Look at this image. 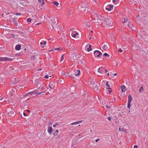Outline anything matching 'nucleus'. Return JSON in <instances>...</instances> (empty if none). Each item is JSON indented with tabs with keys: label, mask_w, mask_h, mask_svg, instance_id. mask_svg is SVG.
Masks as SVG:
<instances>
[{
	"label": "nucleus",
	"mask_w": 148,
	"mask_h": 148,
	"mask_svg": "<svg viewBox=\"0 0 148 148\" xmlns=\"http://www.w3.org/2000/svg\"><path fill=\"white\" fill-rule=\"evenodd\" d=\"M95 11L93 13H92V18L95 21L94 22L97 23H99L101 21H102L103 17L104 16H101L99 14H97Z\"/></svg>",
	"instance_id": "nucleus-1"
},
{
	"label": "nucleus",
	"mask_w": 148,
	"mask_h": 148,
	"mask_svg": "<svg viewBox=\"0 0 148 148\" xmlns=\"http://www.w3.org/2000/svg\"><path fill=\"white\" fill-rule=\"evenodd\" d=\"M103 21L105 22L107 25L109 26H112L113 25L112 18L108 16H104L103 17Z\"/></svg>",
	"instance_id": "nucleus-2"
},
{
	"label": "nucleus",
	"mask_w": 148,
	"mask_h": 148,
	"mask_svg": "<svg viewBox=\"0 0 148 148\" xmlns=\"http://www.w3.org/2000/svg\"><path fill=\"white\" fill-rule=\"evenodd\" d=\"M38 91L37 90H35L32 92H29L27 93V95H32L35 94L37 96L38 95H40L42 93H45V92H38Z\"/></svg>",
	"instance_id": "nucleus-3"
},
{
	"label": "nucleus",
	"mask_w": 148,
	"mask_h": 148,
	"mask_svg": "<svg viewBox=\"0 0 148 148\" xmlns=\"http://www.w3.org/2000/svg\"><path fill=\"white\" fill-rule=\"evenodd\" d=\"M13 59L8 57H0V61H12Z\"/></svg>",
	"instance_id": "nucleus-4"
},
{
	"label": "nucleus",
	"mask_w": 148,
	"mask_h": 148,
	"mask_svg": "<svg viewBox=\"0 0 148 148\" xmlns=\"http://www.w3.org/2000/svg\"><path fill=\"white\" fill-rule=\"evenodd\" d=\"M7 111H8V116H13L16 114V113L11 108L8 109Z\"/></svg>",
	"instance_id": "nucleus-5"
},
{
	"label": "nucleus",
	"mask_w": 148,
	"mask_h": 148,
	"mask_svg": "<svg viewBox=\"0 0 148 148\" xmlns=\"http://www.w3.org/2000/svg\"><path fill=\"white\" fill-rule=\"evenodd\" d=\"M93 53L95 57H99L100 56L102 55V53L100 51L98 50L95 51Z\"/></svg>",
	"instance_id": "nucleus-6"
},
{
	"label": "nucleus",
	"mask_w": 148,
	"mask_h": 148,
	"mask_svg": "<svg viewBox=\"0 0 148 148\" xmlns=\"http://www.w3.org/2000/svg\"><path fill=\"white\" fill-rule=\"evenodd\" d=\"M80 7L81 8L80 9L82 11L83 10V11H86V3H84L83 4H82L80 6Z\"/></svg>",
	"instance_id": "nucleus-7"
},
{
	"label": "nucleus",
	"mask_w": 148,
	"mask_h": 148,
	"mask_svg": "<svg viewBox=\"0 0 148 148\" xmlns=\"http://www.w3.org/2000/svg\"><path fill=\"white\" fill-rule=\"evenodd\" d=\"M109 48V45L108 44H107L106 45H104L102 49L103 50H106V49H108Z\"/></svg>",
	"instance_id": "nucleus-8"
},
{
	"label": "nucleus",
	"mask_w": 148,
	"mask_h": 148,
	"mask_svg": "<svg viewBox=\"0 0 148 148\" xmlns=\"http://www.w3.org/2000/svg\"><path fill=\"white\" fill-rule=\"evenodd\" d=\"M121 91L122 92H124L126 90V88L125 86L122 85L121 86Z\"/></svg>",
	"instance_id": "nucleus-9"
},
{
	"label": "nucleus",
	"mask_w": 148,
	"mask_h": 148,
	"mask_svg": "<svg viewBox=\"0 0 148 148\" xmlns=\"http://www.w3.org/2000/svg\"><path fill=\"white\" fill-rule=\"evenodd\" d=\"M53 128L51 126L48 127L47 131L49 134H51L53 132Z\"/></svg>",
	"instance_id": "nucleus-10"
},
{
	"label": "nucleus",
	"mask_w": 148,
	"mask_h": 148,
	"mask_svg": "<svg viewBox=\"0 0 148 148\" xmlns=\"http://www.w3.org/2000/svg\"><path fill=\"white\" fill-rule=\"evenodd\" d=\"M90 22V20H88V21L86 22V26L87 27H88L89 28H90V25L89 24Z\"/></svg>",
	"instance_id": "nucleus-11"
},
{
	"label": "nucleus",
	"mask_w": 148,
	"mask_h": 148,
	"mask_svg": "<svg viewBox=\"0 0 148 148\" xmlns=\"http://www.w3.org/2000/svg\"><path fill=\"white\" fill-rule=\"evenodd\" d=\"M105 69L102 66L101 67V71H100V73L101 74L105 73Z\"/></svg>",
	"instance_id": "nucleus-12"
},
{
	"label": "nucleus",
	"mask_w": 148,
	"mask_h": 148,
	"mask_svg": "<svg viewBox=\"0 0 148 148\" xmlns=\"http://www.w3.org/2000/svg\"><path fill=\"white\" fill-rule=\"evenodd\" d=\"M132 100V98L130 95H129L128 97V102H131Z\"/></svg>",
	"instance_id": "nucleus-13"
},
{
	"label": "nucleus",
	"mask_w": 148,
	"mask_h": 148,
	"mask_svg": "<svg viewBox=\"0 0 148 148\" xmlns=\"http://www.w3.org/2000/svg\"><path fill=\"white\" fill-rule=\"evenodd\" d=\"M82 121H77V122H74V123H71L70 124V125H73L77 124L80 123L81 122H82Z\"/></svg>",
	"instance_id": "nucleus-14"
},
{
	"label": "nucleus",
	"mask_w": 148,
	"mask_h": 148,
	"mask_svg": "<svg viewBox=\"0 0 148 148\" xmlns=\"http://www.w3.org/2000/svg\"><path fill=\"white\" fill-rule=\"evenodd\" d=\"M15 49L17 50H19L21 48V46L20 45H17L15 47Z\"/></svg>",
	"instance_id": "nucleus-15"
},
{
	"label": "nucleus",
	"mask_w": 148,
	"mask_h": 148,
	"mask_svg": "<svg viewBox=\"0 0 148 148\" xmlns=\"http://www.w3.org/2000/svg\"><path fill=\"white\" fill-rule=\"evenodd\" d=\"M127 26L129 27L130 28H132V30H133V29H132V27L133 26V25L132 24H131L130 22H129L128 24L127 25Z\"/></svg>",
	"instance_id": "nucleus-16"
},
{
	"label": "nucleus",
	"mask_w": 148,
	"mask_h": 148,
	"mask_svg": "<svg viewBox=\"0 0 148 148\" xmlns=\"http://www.w3.org/2000/svg\"><path fill=\"white\" fill-rule=\"evenodd\" d=\"M75 71L78 72V73H77L76 74H75V73H74V74L75 75V76H77L80 74V70H75Z\"/></svg>",
	"instance_id": "nucleus-17"
},
{
	"label": "nucleus",
	"mask_w": 148,
	"mask_h": 148,
	"mask_svg": "<svg viewBox=\"0 0 148 148\" xmlns=\"http://www.w3.org/2000/svg\"><path fill=\"white\" fill-rule=\"evenodd\" d=\"M38 1L40 3H41L42 2L41 5H43L44 4L45 2L44 0H38Z\"/></svg>",
	"instance_id": "nucleus-18"
},
{
	"label": "nucleus",
	"mask_w": 148,
	"mask_h": 148,
	"mask_svg": "<svg viewBox=\"0 0 148 148\" xmlns=\"http://www.w3.org/2000/svg\"><path fill=\"white\" fill-rule=\"evenodd\" d=\"M87 51H89L92 50V46L91 45H90L89 46V48L87 49Z\"/></svg>",
	"instance_id": "nucleus-19"
},
{
	"label": "nucleus",
	"mask_w": 148,
	"mask_h": 148,
	"mask_svg": "<svg viewBox=\"0 0 148 148\" xmlns=\"http://www.w3.org/2000/svg\"><path fill=\"white\" fill-rule=\"evenodd\" d=\"M119 131L121 132H125V130L124 128H119Z\"/></svg>",
	"instance_id": "nucleus-20"
},
{
	"label": "nucleus",
	"mask_w": 148,
	"mask_h": 148,
	"mask_svg": "<svg viewBox=\"0 0 148 148\" xmlns=\"http://www.w3.org/2000/svg\"><path fill=\"white\" fill-rule=\"evenodd\" d=\"M53 3L56 6H58V5H59V3L56 1L53 2Z\"/></svg>",
	"instance_id": "nucleus-21"
},
{
	"label": "nucleus",
	"mask_w": 148,
	"mask_h": 148,
	"mask_svg": "<svg viewBox=\"0 0 148 148\" xmlns=\"http://www.w3.org/2000/svg\"><path fill=\"white\" fill-rule=\"evenodd\" d=\"M109 6L107 5V6L106 7V9L108 11H111V8H109Z\"/></svg>",
	"instance_id": "nucleus-22"
},
{
	"label": "nucleus",
	"mask_w": 148,
	"mask_h": 148,
	"mask_svg": "<svg viewBox=\"0 0 148 148\" xmlns=\"http://www.w3.org/2000/svg\"><path fill=\"white\" fill-rule=\"evenodd\" d=\"M103 56H108V58L110 57V56L109 54H108V53H104L103 54Z\"/></svg>",
	"instance_id": "nucleus-23"
},
{
	"label": "nucleus",
	"mask_w": 148,
	"mask_h": 148,
	"mask_svg": "<svg viewBox=\"0 0 148 148\" xmlns=\"http://www.w3.org/2000/svg\"><path fill=\"white\" fill-rule=\"evenodd\" d=\"M143 86H141L140 87V89H139V92H142L143 91Z\"/></svg>",
	"instance_id": "nucleus-24"
},
{
	"label": "nucleus",
	"mask_w": 148,
	"mask_h": 148,
	"mask_svg": "<svg viewBox=\"0 0 148 148\" xmlns=\"http://www.w3.org/2000/svg\"><path fill=\"white\" fill-rule=\"evenodd\" d=\"M12 20L13 21V23H16V21L17 20V18H12Z\"/></svg>",
	"instance_id": "nucleus-25"
},
{
	"label": "nucleus",
	"mask_w": 148,
	"mask_h": 148,
	"mask_svg": "<svg viewBox=\"0 0 148 148\" xmlns=\"http://www.w3.org/2000/svg\"><path fill=\"white\" fill-rule=\"evenodd\" d=\"M123 19H124V21L123 22L124 23H126L127 21V18H124Z\"/></svg>",
	"instance_id": "nucleus-26"
},
{
	"label": "nucleus",
	"mask_w": 148,
	"mask_h": 148,
	"mask_svg": "<svg viewBox=\"0 0 148 148\" xmlns=\"http://www.w3.org/2000/svg\"><path fill=\"white\" fill-rule=\"evenodd\" d=\"M131 106V102H128L127 107L130 109V107Z\"/></svg>",
	"instance_id": "nucleus-27"
},
{
	"label": "nucleus",
	"mask_w": 148,
	"mask_h": 148,
	"mask_svg": "<svg viewBox=\"0 0 148 148\" xmlns=\"http://www.w3.org/2000/svg\"><path fill=\"white\" fill-rule=\"evenodd\" d=\"M27 21L28 22H30L32 21V20L31 18H29L27 19Z\"/></svg>",
	"instance_id": "nucleus-28"
},
{
	"label": "nucleus",
	"mask_w": 148,
	"mask_h": 148,
	"mask_svg": "<svg viewBox=\"0 0 148 148\" xmlns=\"http://www.w3.org/2000/svg\"><path fill=\"white\" fill-rule=\"evenodd\" d=\"M71 12V10L70 9H69L68 10V14L70 16H71L72 15V13Z\"/></svg>",
	"instance_id": "nucleus-29"
},
{
	"label": "nucleus",
	"mask_w": 148,
	"mask_h": 148,
	"mask_svg": "<svg viewBox=\"0 0 148 148\" xmlns=\"http://www.w3.org/2000/svg\"><path fill=\"white\" fill-rule=\"evenodd\" d=\"M4 13L5 14V15H6L7 14H10V13L7 12V11H5L4 12Z\"/></svg>",
	"instance_id": "nucleus-30"
},
{
	"label": "nucleus",
	"mask_w": 148,
	"mask_h": 148,
	"mask_svg": "<svg viewBox=\"0 0 148 148\" xmlns=\"http://www.w3.org/2000/svg\"><path fill=\"white\" fill-rule=\"evenodd\" d=\"M40 82H38L36 83V85H38L37 86H41V83H40Z\"/></svg>",
	"instance_id": "nucleus-31"
},
{
	"label": "nucleus",
	"mask_w": 148,
	"mask_h": 148,
	"mask_svg": "<svg viewBox=\"0 0 148 148\" xmlns=\"http://www.w3.org/2000/svg\"><path fill=\"white\" fill-rule=\"evenodd\" d=\"M54 49L55 50L59 51L61 50V48L59 47L56 48Z\"/></svg>",
	"instance_id": "nucleus-32"
},
{
	"label": "nucleus",
	"mask_w": 148,
	"mask_h": 148,
	"mask_svg": "<svg viewBox=\"0 0 148 148\" xmlns=\"http://www.w3.org/2000/svg\"><path fill=\"white\" fill-rule=\"evenodd\" d=\"M64 54H63V55H62V56L61 57V62L62 60H63V59H64Z\"/></svg>",
	"instance_id": "nucleus-33"
},
{
	"label": "nucleus",
	"mask_w": 148,
	"mask_h": 148,
	"mask_svg": "<svg viewBox=\"0 0 148 148\" xmlns=\"http://www.w3.org/2000/svg\"><path fill=\"white\" fill-rule=\"evenodd\" d=\"M109 6L110 7V8H111V10H112V9L113 8V5H109Z\"/></svg>",
	"instance_id": "nucleus-34"
},
{
	"label": "nucleus",
	"mask_w": 148,
	"mask_h": 148,
	"mask_svg": "<svg viewBox=\"0 0 148 148\" xmlns=\"http://www.w3.org/2000/svg\"><path fill=\"white\" fill-rule=\"evenodd\" d=\"M118 51L120 52H121L123 51V50L121 48L118 49Z\"/></svg>",
	"instance_id": "nucleus-35"
},
{
	"label": "nucleus",
	"mask_w": 148,
	"mask_h": 148,
	"mask_svg": "<svg viewBox=\"0 0 148 148\" xmlns=\"http://www.w3.org/2000/svg\"><path fill=\"white\" fill-rule=\"evenodd\" d=\"M44 77L46 79H48L49 78V76L48 75H47L45 76Z\"/></svg>",
	"instance_id": "nucleus-36"
},
{
	"label": "nucleus",
	"mask_w": 148,
	"mask_h": 148,
	"mask_svg": "<svg viewBox=\"0 0 148 148\" xmlns=\"http://www.w3.org/2000/svg\"><path fill=\"white\" fill-rule=\"evenodd\" d=\"M100 71H101V67L99 68L97 70V71L100 73Z\"/></svg>",
	"instance_id": "nucleus-37"
},
{
	"label": "nucleus",
	"mask_w": 148,
	"mask_h": 148,
	"mask_svg": "<svg viewBox=\"0 0 148 148\" xmlns=\"http://www.w3.org/2000/svg\"><path fill=\"white\" fill-rule=\"evenodd\" d=\"M58 124L57 123H56V124H53V127H56V125H58Z\"/></svg>",
	"instance_id": "nucleus-38"
},
{
	"label": "nucleus",
	"mask_w": 148,
	"mask_h": 148,
	"mask_svg": "<svg viewBox=\"0 0 148 148\" xmlns=\"http://www.w3.org/2000/svg\"><path fill=\"white\" fill-rule=\"evenodd\" d=\"M14 14L16 15H21V14L19 13H16V14Z\"/></svg>",
	"instance_id": "nucleus-39"
},
{
	"label": "nucleus",
	"mask_w": 148,
	"mask_h": 148,
	"mask_svg": "<svg viewBox=\"0 0 148 148\" xmlns=\"http://www.w3.org/2000/svg\"><path fill=\"white\" fill-rule=\"evenodd\" d=\"M108 82L106 83V86H108V87H110V86H109V85L108 84Z\"/></svg>",
	"instance_id": "nucleus-40"
},
{
	"label": "nucleus",
	"mask_w": 148,
	"mask_h": 148,
	"mask_svg": "<svg viewBox=\"0 0 148 148\" xmlns=\"http://www.w3.org/2000/svg\"><path fill=\"white\" fill-rule=\"evenodd\" d=\"M49 87L51 89H53V88L52 86H50V85H49Z\"/></svg>",
	"instance_id": "nucleus-41"
},
{
	"label": "nucleus",
	"mask_w": 148,
	"mask_h": 148,
	"mask_svg": "<svg viewBox=\"0 0 148 148\" xmlns=\"http://www.w3.org/2000/svg\"><path fill=\"white\" fill-rule=\"evenodd\" d=\"M108 121H110L111 120V117H108Z\"/></svg>",
	"instance_id": "nucleus-42"
},
{
	"label": "nucleus",
	"mask_w": 148,
	"mask_h": 148,
	"mask_svg": "<svg viewBox=\"0 0 148 148\" xmlns=\"http://www.w3.org/2000/svg\"><path fill=\"white\" fill-rule=\"evenodd\" d=\"M42 87H39L38 88V90H41V89H42Z\"/></svg>",
	"instance_id": "nucleus-43"
},
{
	"label": "nucleus",
	"mask_w": 148,
	"mask_h": 148,
	"mask_svg": "<svg viewBox=\"0 0 148 148\" xmlns=\"http://www.w3.org/2000/svg\"><path fill=\"white\" fill-rule=\"evenodd\" d=\"M134 148H138V146L136 145H135L134 146Z\"/></svg>",
	"instance_id": "nucleus-44"
},
{
	"label": "nucleus",
	"mask_w": 148,
	"mask_h": 148,
	"mask_svg": "<svg viewBox=\"0 0 148 148\" xmlns=\"http://www.w3.org/2000/svg\"><path fill=\"white\" fill-rule=\"evenodd\" d=\"M76 35L75 34H74L72 36L74 38H75L76 36Z\"/></svg>",
	"instance_id": "nucleus-45"
},
{
	"label": "nucleus",
	"mask_w": 148,
	"mask_h": 148,
	"mask_svg": "<svg viewBox=\"0 0 148 148\" xmlns=\"http://www.w3.org/2000/svg\"><path fill=\"white\" fill-rule=\"evenodd\" d=\"M99 139H97L95 140L96 142H97L99 140Z\"/></svg>",
	"instance_id": "nucleus-46"
},
{
	"label": "nucleus",
	"mask_w": 148,
	"mask_h": 148,
	"mask_svg": "<svg viewBox=\"0 0 148 148\" xmlns=\"http://www.w3.org/2000/svg\"><path fill=\"white\" fill-rule=\"evenodd\" d=\"M49 124L50 125H51L52 124V122H51V121H49Z\"/></svg>",
	"instance_id": "nucleus-47"
},
{
	"label": "nucleus",
	"mask_w": 148,
	"mask_h": 148,
	"mask_svg": "<svg viewBox=\"0 0 148 148\" xmlns=\"http://www.w3.org/2000/svg\"><path fill=\"white\" fill-rule=\"evenodd\" d=\"M106 107H107V108H110V106H108L107 105H106Z\"/></svg>",
	"instance_id": "nucleus-48"
},
{
	"label": "nucleus",
	"mask_w": 148,
	"mask_h": 148,
	"mask_svg": "<svg viewBox=\"0 0 148 148\" xmlns=\"http://www.w3.org/2000/svg\"><path fill=\"white\" fill-rule=\"evenodd\" d=\"M46 43H47L45 41H44V42H43V44L44 45H45L46 44Z\"/></svg>",
	"instance_id": "nucleus-49"
},
{
	"label": "nucleus",
	"mask_w": 148,
	"mask_h": 148,
	"mask_svg": "<svg viewBox=\"0 0 148 148\" xmlns=\"http://www.w3.org/2000/svg\"><path fill=\"white\" fill-rule=\"evenodd\" d=\"M3 99V98L2 97H1L0 96V100H1Z\"/></svg>",
	"instance_id": "nucleus-50"
},
{
	"label": "nucleus",
	"mask_w": 148,
	"mask_h": 148,
	"mask_svg": "<svg viewBox=\"0 0 148 148\" xmlns=\"http://www.w3.org/2000/svg\"><path fill=\"white\" fill-rule=\"evenodd\" d=\"M70 30L72 32L73 31V28H71L70 29Z\"/></svg>",
	"instance_id": "nucleus-51"
},
{
	"label": "nucleus",
	"mask_w": 148,
	"mask_h": 148,
	"mask_svg": "<svg viewBox=\"0 0 148 148\" xmlns=\"http://www.w3.org/2000/svg\"><path fill=\"white\" fill-rule=\"evenodd\" d=\"M66 42L67 43H69V40H67L66 41Z\"/></svg>",
	"instance_id": "nucleus-52"
},
{
	"label": "nucleus",
	"mask_w": 148,
	"mask_h": 148,
	"mask_svg": "<svg viewBox=\"0 0 148 148\" xmlns=\"http://www.w3.org/2000/svg\"><path fill=\"white\" fill-rule=\"evenodd\" d=\"M23 115H24L25 116H26V114H25V113H24V112H23Z\"/></svg>",
	"instance_id": "nucleus-53"
},
{
	"label": "nucleus",
	"mask_w": 148,
	"mask_h": 148,
	"mask_svg": "<svg viewBox=\"0 0 148 148\" xmlns=\"http://www.w3.org/2000/svg\"><path fill=\"white\" fill-rule=\"evenodd\" d=\"M54 24H57V23L56 21H54V22L53 23V24H54Z\"/></svg>",
	"instance_id": "nucleus-54"
},
{
	"label": "nucleus",
	"mask_w": 148,
	"mask_h": 148,
	"mask_svg": "<svg viewBox=\"0 0 148 148\" xmlns=\"http://www.w3.org/2000/svg\"><path fill=\"white\" fill-rule=\"evenodd\" d=\"M9 95H10V96L13 95V94H12V93H9Z\"/></svg>",
	"instance_id": "nucleus-55"
},
{
	"label": "nucleus",
	"mask_w": 148,
	"mask_h": 148,
	"mask_svg": "<svg viewBox=\"0 0 148 148\" xmlns=\"http://www.w3.org/2000/svg\"><path fill=\"white\" fill-rule=\"evenodd\" d=\"M5 15V14H2V16L3 17Z\"/></svg>",
	"instance_id": "nucleus-56"
},
{
	"label": "nucleus",
	"mask_w": 148,
	"mask_h": 148,
	"mask_svg": "<svg viewBox=\"0 0 148 148\" xmlns=\"http://www.w3.org/2000/svg\"><path fill=\"white\" fill-rule=\"evenodd\" d=\"M115 0H112V2L113 3H114L115 2Z\"/></svg>",
	"instance_id": "nucleus-57"
},
{
	"label": "nucleus",
	"mask_w": 148,
	"mask_h": 148,
	"mask_svg": "<svg viewBox=\"0 0 148 148\" xmlns=\"http://www.w3.org/2000/svg\"><path fill=\"white\" fill-rule=\"evenodd\" d=\"M57 132V133H58V130H56V132Z\"/></svg>",
	"instance_id": "nucleus-58"
},
{
	"label": "nucleus",
	"mask_w": 148,
	"mask_h": 148,
	"mask_svg": "<svg viewBox=\"0 0 148 148\" xmlns=\"http://www.w3.org/2000/svg\"><path fill=\"white\" fill-rule=\"evenodd\" d=\"M104 71H105V73L107 72V70L106 69H105Z\"/></svg>",
	"instance_id": "nucleus-59"
},
{
	"label": "nucleus",
	"mask_w": 148,
	"mask_h": 148,
	"mask_svg": "<svg viewBox=\"0 0 148 148\" xmlns=\"http://www.w3.org/2000/svg\"><path fill=\"white\" fill-rule=\"evenodd\" d=\"M107 89H111V88H110V87H108V88H106Z\"/></svg>",
	"instance_id": "nucleus-60"
},
{
	"label": "nucleus",
	"mask_w": 148,
	"mask_h": 148,
	"mask_svg": "<svg viewBox=\"0 0 148 148\" xmlns=\"http://www.w3.org/2000/svg\"><path fill=\"white\" fill-rule=\"evenodd\" d=\"M112 92V91L111 90H108V92H109V93L110 94L111 92Z\"/></svg>",
	"instance_id": "nucleus-61"
},
{
	"label": "nucleus",
	"mask_w": 148,
	"mask_h": 148,
	"mask_svg": "<svg viewBox=\"0 0 148 148\" xmlns=\"http://www.w3.org/2000/svg\"><path fill=\"white\" fill-rule=\"evenodd\" d=\"M27 112H30V111L28 110H27Z\"/></svg>",
	"instance_id": "nucleus-62"
},
{
	"label": "nucleus",
	"mask_w": 148,
	"mask_h": 148,
	"mask_svg": "<svg viewBox=\"0 0 148 148\" xmlns=\"http://www.w3.org/2000/svg\"><path fill=\"white\" fill-rule=\"evenodd\" d=\"M40 23H37V24H36V25H38L39 24H40Z\"/></svg>",
	"instance_id": "nucleus-63"
},
{
	"label": "nucleus",
	"mask_w": 148,
	"mask_h": 148,
	"mask_svg": "<svg viewBox=\"0 0 148 148\" xmlns=\"http://www.w3.org/2000/svg\"><path fill=\"white\" fill-rule=\"evenodd\" d=\"M42 42H41L40 43V45H42Z\"/></svg>",
	"instance_id": "nucleus-64"
}]
</instances>
